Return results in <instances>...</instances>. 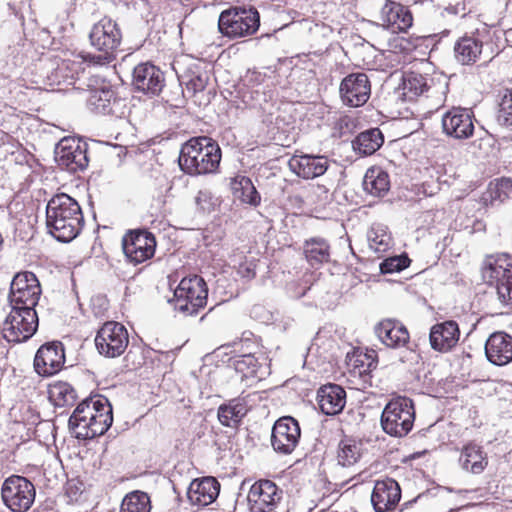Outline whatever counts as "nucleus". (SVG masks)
<instances>
[{"mask_svg": "<svg viewBox=\"0 0 512 512\" xmlns=\"http://www.w3.org/2000/svg\"><path fill=\"white\" fill-rule=\"evenodd\" d=\"M112 406L103 396L90 397L80 402L69 418L71 434L80 440L103 435L112 425Z\"/></svg>", "mask_w": 512, "mask_h": 512, "instance_id": "f257e3e1", "label": "nucleus"}, {"mask_svg": "<svg viewBox=\"0 0 512 512\" xmlns=\"http://www.w3.org/2000/svg\"><path fill=\"white\" fill-rule=\"evenodd\" d=\"M46 225L49 233L59 242L72 241L84 225L80 205L66 193L54 195L46 206Z\"/></svg>", "mask_w": 512, "mask_h": 512, "instance_id": "f03ea898", "label": "nucleus"}, {"mask_svg": "<svg viewBox=\"0 0 512 512\" xmlns=\"http://www.w3.org/2000/svg\"><path fill=\"white\" fill-rule=\"evenodd\" d=\"M222 158L219 144L210 137H193L180 150L178 163L187 175L199 176L218 171Z\"/></svg>", "mask_w": 512, "mask_h": 512, "instance_id": "7ed1b4c3", "label": "nucleus"}, {"mask_svg": "<svg viewBox=\"0 0 512 512\" xmlns=\"http://www.w3.org/2000/svg\"><path fill=\"white\" fill-rule=\"evenodd\" d=\"M89 41L91 46L100 52L99 55L90 56L91 61L97 65H106L116 57L122 42V32L115 20L103 17L92 26Z\"/></svg>", "mask_w": 512, "mask_h": 512, "instance_id": "20e7f679", "label": "nucleus"}, {"mask_svg": "<svg viewBox=\"0 0 512 512\" xmlns=\"http://www.w3.org/2000/svg\"><path fill=\"white\" fill-rule=\"evenodd\" d=\"M260 26V15L254 7H231L220 13L219 32L230 39L247 37L255 34Z\"/></svg>", "mask_w": 512, "mask_h": 512, "instance_id": "39448f33", "label": "nucleus"}, {"mask_svg": "<svg viewBox=\"0 0 512 512\" xmlns=\"http://www.w3.org/2000/svg\"><path fill=\"white\" fill-rule=\"evenodd\" d=\"M482 275L489 285L495 286L499 301L512 307V257L505 253L490 256Z\"/></svg>", "mask_w": 512, "mask_h": 512, "instance_id": "423d86ee", "label": "nucleus"}, {"mask_svg": "<svg viewBox=\"0 0 512 512\" xmlns=\"http://www.w3.org/2000/svg\"><path fill=\"white\" fill-rule=\"evenodd\" d=\"M415 410L413 401L407 397L390 400L381 415L383 430L394 437H403L413 428Z\"/></svg>", "mask_w": 512, "mask_h": 512, "instance_id": "0eeeda50", "label": "nucleus"}, {"mask_svg": "<svg viewBox=\"0 0 512 512\" xmlns=\"http://www.w3.org/2000/svg\"><path fill=\"white\" fill-rule=\"evenodd\" d=\"M208 287L198 275L184 277L174 291L172 300L175 310L193 315L207 304Z\"/></svg>", "mask_w": 512, "mask_h": 512, "instance_id": "6e6552de", "label": "nucleus"}, {"mask_svg": "<svg viewBox=\"0 0 512 512\" xmlns=\"http://www.w3.org/2000/svg\"><path fill=\"white\" fill-rule=\"evenodd\" d=\"M1 497L4 505L12 512H26L35 501V486L26 477L12 475L4 480Z\"/></svg>", "mask_w": 512, "mask_h": 512, "instance_id": "1a4fd4ad", "label": "nucleus"}, {"mask_svg": "<svg viewBox=\"0 0 512 512\" xmlns=\"http://www.w3.org/2000/svg\"><path fill=\"white\" fill-rule=\"evenodd\" d=\"M37 328L38 316L34 308L11 307L2 332L8 342L20 343L31 338Z\"/></svg>", "mask_w": 512, "mask_h": 512, "instance_id": "9d476101", "label": "nucleus"}, {"mask_svg": "<svg viewBox=\"0 0 512 512\" xmlns=\"http://www.w3.org/2000/svg\"><path fill=\"white\" fill-rule=\"evenodd\" d=\"M403 90L409 100L422 95L435 98V106L439 108L446 100L448 83L440 79L436 82L432 77L411 72L404 77Z\"/></svg>", "mask_w": 512, "mask_h": 512, "instance_id": "9b49d317", "label": "nucleus"}, {"mask_svg": "<svg viewBox=\"0 0 512 512\" xmlns=\"http://www.w3.org/2000/svg\"><path fill=\"white\" fill-rule=\"evenodd\" d=\"M41 295L40 282L30 271L17 273L10 284L8 300L10 307L34 308Z\"/></svg>", "mask_w": 512, "mask_h": 512, "instance_id": "f8f14e48", "label": "nucleus"}, {"mask_svg": "<svg viewBox=\"0 0 512 512\" xmlns=\"http://www.w3.org/2000/svg\"><path fill=\"white\" fill-rule=\"evenodd\" d=\"M129 343L127 329L121 323L108 321L98 330L95 345L98 352L108 358L122 355Z\"/></svg>", "mask_w": 512, "mask_h": 512, "instance_id": "ddd939ff", "label": "nucleus"}, {"mask_svg": "<svg viewBox=\"0 0 512 512\" xmlns=\"http://www.w3.org/2000/svg\"><path fill=\"white\" fill-rule=\"evenodd\" d=\"M55 160L71 173L83 171L88 166L87 144L73 138H63L56 145Z\"/></svg>", "mask_w": 512, "mask_h": 512, "instance_id": "4468645a", "label": "nucleus"}, {"mask_svg": "<svg viewBox=\"0 0 512 512\" xmlns=\"http://www.w3.org/2000/svg\"><path fill=\"white\" fill-rule=\"evenodd\" d=\"M126 258L134 264H140L153 257L156 248L155 236L146 230H134L122 240Z\"/></svg>", "mask_w": 512, "mask_h": 512, "instance_id": "2eb2a0df", "label": "nucleus"}, {"mask_svg": "<svg viewBox=\"0 0 512 512\" xmlns=\"http://www.w3.org/2000/svg\"><path fill=\"white\" fill-rule=\"evenodd\" d=\"M283 491L270 480L255 482L247 496L251 512H273L280 504Z\"/></svg>", "mask_w": 512, "mask_h": 512, "instance_id": "dca6fc26", "label": "nucleus"}, {"mask_svg": "<svg viewBox=\"0 0 512 512\" xmlns=\"http://www.w3.org/2000/svg\"><path fill=\"white\" fill-rule=\"evenodd\" d=\"M442 130L448 137L464 140L473 135V113L463 107H452L442 115Z\"/></svg>", "mask_w": 512, "mask_h": 512, "instance_id": "f3484780", "label": "nucleus"}, {"mask_svg": "<svg viewBox=\"0 0 512 512\" xmlns=\"http://www.w3.org/2000/svg\"><path fill=\"white\" fill-rule=\"evenodd\" d=\"M298 422L291 416L278 419L271 434V444L276 452L290 454L297 446L300 438Z\"/></svg>", "mask_w": 512, "mask_h": 512, "instance_id": "a211bd4d", "label": "nucleus"}, {"mask_svg": "<svg viewBox=\"0 0 512 512\" xmlns=\"http://www.w3.org/2000/svg\"><path fill=\"white\" fill-rule=\"evenodd\" d=\"M339 91L345 105L350 107L362 106L370 96L369 78L362 72L349 74L342 80Z\"/></svg>", "mask_w": 512, "mask_h": 512, "instance_id": "6ab92c4d", "label": "nucleus"}, {"mask_svg": "<svg viewBox=\"0 0 512 512\" xmlns=\"http://www.w3.org/2000/svg\"><path fill=\"white\" fill-rule=\"evenodd\" d=\"M132 85L146 95H159L165 85L164 73L151 62L140 63L133 69Z\"/></svg>", "mask_w": 512, "mask_h": 512, "instance_id": "aec40b11", "label": "nucleus"}, {"mask_svg": "<svg viewBox=\"0 0 512 512\" xmlns=\"http://www.w3.org/2000/svg\"><path fill=\"white\" fill-rule=\"evenodd\" d=\"M65 362L64 348L61 342H50L42 345L34 358V369L43 377L59 372Z\"/></svg>", "mask_w": 512, "mask_h": 512, "instance_id": "412c9836", "label": "nucleus"}, {"mask_svg": "<svg viewBox=\"0 0 512 512\" xmlns=\"http://www.w3.org/2000/svg\"><path fill=\"white\" fill-rule=\"evenodd\" d=\"M87 106L91 111L103 115L121 116L123 112V100L117 98L109 86H103L89 91Z\"/></svg>", "mask_w": 512, "mask_h": 512, "instance_id": "4be33fe9", "label": "nucleus"}, {"mask_svg": "<svg viewBox=\"0 0 512 512\" xmlns=\"http://www.w3.org/2000/svg\"><path fill=\"white\" fill-rule=\"evenodd\" d=\"M379 341L388 348L400 349L408 345L410 334L404 324L395 319H384L374 328Z\"/></svg>", "mask_w": 512, "mask_h": 512, "instance_id": "5701e85b", "label": "nucleus"}, {"mask_svg": "<svg viewBox=\"0 0 512 512\" xmlns=\"http://www.w3.org/2000/svg\"><path fill=\"white\" fill-rule=\"evenodd\" d=\"M400 499L401 489L395 480L387 478L376 481L371 494V503L376 512L393 510Z\"/></svg>", "mask_w": 512, "mask_h": 512, "instance_id": "b1692460", "label": "nucleus"}, {"mask_svg": "<svg viewBox=\"0 0 512 512\" xmlns=\"http://www.w3.org/2000/svg\"><path fill=\"white\" fill-rule=\"evenodd\" d=\"M290 170L303 179L322 176L329 167L327 157L321 155H294L288 162Z\"/></svg>", "mask_w": 512, "mask_h": 512, "instance_id": "393cba45", "label": "nucleus"}, {"mask_svg": "<svg viewBox=\"0 0 512 512\" xmlns=\"http://www.w3.org/2000/svg\"><path fill=\"white\" fill-rule=\"evenodd\" d=\"M487 360L496 365L504 366L512 361V336L505 332H495L485 343Z\"/></svg>", "mask_w": 512, "mask_h": 512, "instance_id": "a878e982", "label": "nucleus"}, {"mask_svg": "<svg viewBox=\"0 0 512 512\" xmlns=\"http://www.w3.org/2000/svg\"><path fill=\"white\" fill-rule=\"evenodd\" d=\"M219 491L220 484L214 477H203L190 483L187 497L192 505L204 507L216 500Z\"/></svg>", "mask_w": 512, "mask_h": 512, "instance_id": "bb28decb", "label": "nucleus"}, {"mask_svg": "<svg viewBox=\"0 0 512 512\" xmlns=\"http://www.w3.org/2000/svg\"><path fill=\"white\" fill-rule=\"evenodd\" d=\"M459 335V327L455 321L435 324L429 334L431 347L440 352L449 351L457 344Z\"/></svg>", "mask_w": 512, "mask_h": 512, "instance_id": "cd10ccee", "label": "nucleus"}, {"mask_svg": "<svg viewBox=\"0 0 512 512\" xmlns=\"http://www.w3.org/2000/svg\"><path fill=\"white\" fill-rule=\"evenodd\" d=\"M317 402L325 415L340 413L346 404V392L337 384H327L319 388Z\"/></svg>", "mask_w": 512, "mask_h": 512, "instance_id": "c85d7f7f", "label": "nucleus"}, {"mask_svg": "<svg viewBox=\"0 0 512 512\" xmlns=\"http://www.w3.org/2000/svg\"><path fill=\"white\" fill-rule=\"evenodd\" d=\"M383 23L392 31L405 32L412 26L413 17L410 10L393 1H386L381 9Z\"/></svg>", "mask_w": 512, "mask_h": 512, "instance_id": "c756f323", "label": "nucleus"}, {"mask_svg": "<svg viewBox=\"0 0 512 512\" xmlns=\"http://www.w3.org/2000/svg\"><path fill=\"white\" fill-rule=\"evenodd\" d=\"M248 412L246 397L233 398L218 407L219 422L226 427L236 428Z\"/></svg>", "mask_w": 512, "mask_h": 512, "instance_id": "7c9ffc66", "label": "nucleus"}, {"mask_svg": "<svg viewBox=\"0 0 512 512\" xmlns=\"http://www.w3.org/2000/svg\"><path fill=\"white\" fill-rule=\"evenodd\" d=\"M459 463L463 470L472 474H480L488 465L487 454L480 445L471 442L463 447Z\"/></svg>", "mask_w": 512, "mask_h": 512, "instance_id": "2f4dec72", "label": "nucleus"}, {"mask_svg": "<svg viewBox=\"0 0 512 512\" xmlns=\"http://www.w3.org/2000/svg\"><path fill=\"white\" fill-rule=\"evenodd\" d=\"M306 260L312 267H318L330 260V245L321 237L307 239L303 245Z\"/></svg>", "mask_w": 512, "mask_h": 512, "instance_id": "473e14b6", "label": "nucleus"}, {"mask_svg": "<svg viewBox=\"0 0 512 512\" xmlns=\"http://www.w3.org/2000/svg\"><path fill=\"white\" fill-rule=\"evenodd\" d=\"M364 190L377 197H383L390 189L389 175L380 167L369 168L363 179Z\"/></svg>", "mask_w": 512, "mask_h": 512, "instance_id": "72a5a7b5", "label": "nucleus"}, {"mask_svg": "<svg viewBox=\"0 0 512 512\" xmlns=\"http://www.w3.org/2000/svg\"><path fill=\"white\" fill-rule=\"evenodd\" d=\"M482 52V42L472 36L460 38L454 46L455 58L463 65L475 63Z\"/></svg>", "mask_w": 512, "mask_h": 512, "instance_id": "f704fd0d", "label": "nucleus"}, {"mask_svg": "<svg viewBox=\"0 0 512 512\" xmlns=\"http://www.w3.org/2000/svg\"><path fill=\"white\" fill-rule=\"evenodd\" d=\"M233 195L241 202L250 206H258L261 202V196L254 186L252 180L243 175H238L231 181Z\"/></svg>", "mask_w": 512, "mask_h": 512, "instance_id": "c9c22d12", "label": "nucleus"}, {"mask_svg": "<svg viewBox=\"0 0 512 512\" xmlns=\"http://www.w3.org/2000/svg\"><path fill=\"white\" fill-rule=\"evenodd\" d=\"M384 142L382 132L372 128L361 132L352 142L353 149L360 155L368 156L375 153Z\"/></svg>", "mask_w": 512, "mask_h": 512, "instance_id": "e433bc0d", "label": "nucleus"}, {"mask_svg": "<svg viewBox=\"0 0 512 512\" xmlns=\"http://www.w3.org/2000/svg\"><path fill=\"white\" fill-rule=\"evenodd\" d=\"M266 79V74L256 70L247 71L243 79L245 86L251 89L252 99L258 105L267 102L272 96L270 94L271 90H266V88H269V85L265 84Z\"/></svg>", "mask_w": 512, "mask_h": 512, "instance_id": "4c0bfd02", "label": "nucleus"}, {"mask_svg": "<svg viewBox=\"0 0 512 512\" xmlns=\"http://www.w3.org/2000/svg\"><path fill=\"white\" fill-rule=\"evenodd\" d=\"M49 399L55 406L64 407L73 405L77 399L74 388L67 382H56L49 388Z\"/></svg>", "mask_w": 512, "mask_h": 512, "instance_id": "58836bf2", "label": "nucleus"}, {"mask_svg": "<svg viewBox=\"0 0 512 512\" xmlns=\"http://www.w3.org/2000/svg\"><path fill=\"white\" fill-rule=\"evenodd\" d=\"M369 247L376 253H384L392 246V238L387 227L373 224L367 233Z\"/></svg>", "mask_w": 512, "mask_h": 512, "instance_id": "ea45409f", "label": "nucleus"}, {"mask_svg": "<svg viewBox=\"0 0 512 512\" xmlns=\"http://www.w3.org/2000/svg\"><path fill=\"white\" fill-rule=\"evenodd\" d=\"M150 498L141 491L126 495L121 504L120 512H150Z\"/></svg>", "mask_w": 512, "mask_h": 512, "instance_id": "a19ab883", "label": "nucleus"}, {"mask_svg": "<svg viewBox=\"0 0 512 512\" xmlns=\"http://www.w3.org/2000/svg\"><path fill=\"white\" fill-rule=\"evenodd\" d=\"M361 456L360 446L352 440H343L339 444L337 460L343 467L355 464Z\"/></svg>", "mask_w": 512, "mask_h": 512, "instance_id": "79ce46f5", "label": "nucleus"}, {"mask_svg": "<svg viewBox=\"0 0 512 512\" xmlns=\"http://www.w3.org/2000/svg\"><path fill=\"white\" fill-rule=\"evenodd\" d=\"M497 122L503 127L512 129V88L507 90L501 99Z\"/></svg>", "mask_w": 512, "mask_h": 512, "instance_id": "37998d69", "label": "nucleus"}, {"mask_svg": "<svg viewBox=\"0 0 512 512\" xmlns=\"http://www.w3.org/2000/svg\"><path fill=\"white\" fill-rule=\"evenodd\" d=\"M207 81L208 77L205 73L196 72L187 73L181 79V83L185 84L187 90L191 91L193 94L203 91L207 85Z\"/></svg>", "mask_w": 512, "mask_h": 512, "instance_id": "c03bdc74", "label": "nucleus"}, {"mask_svg": "<svg viewBox=\"0 0 512 512\" xmlns=\"http://www.w3.org/2000/svg\"><path fill=\"white\" fill-rule=\"evenodd\" d=\"M234 367L242 377H252L257 371V360L251 354L243 355L234 361Z\"/></svg>", "mask_w": 512, "mask_h": 512, "instance_id": "a18cd8bd", "label": "nucleus"}, {"mask_svg": "<svg viewBox=\"0 0 512 512\" xmlns=\"http://www.w3.org/2000/svg\"><path fill=\"white\" fill-rule=\"evenodd\" d=\"M409 259L406 256H393L383 260L379 267L382 274L400 272L408 266Z\"/></svg>", "mask_w": 512, "mask_h": 512, "instance_id": "49530a36", "label": "nucleus"}, {"mask_svg": "<svg viewBox=\"0 0 512 512\" xmlns=\"http://www.w3.org/2000/svg\"><path fill=\"white\" fill-rule=\"evenodd\" d=\"M195 204L199 211L210 212L213 208L211 192L208 190H200L195 197Z\"/></svg>", "mask_w": 512, "mask_h": 512, "instance_id": "de8ad7c7", "label": "nucleus"}, {"mask_svg": "<svg viewBox=\"0 0 512 512\" xmlns=\"http://www.w3.org/2000/svg\"><path fill=\"white\" fill-rule=\"evenodd\" d=\"M91 305L95 316L100 317L108 309V300L106 297L98 295L91 299Z\"/></svg>", "mask_w": 512, "mask_h": 512, "instance_id": "09e8293b", "label": "nucleus"}, {"mask_svg": "<svg viewBox=\"0 0 512 512\" xmlns=\"http://www.w3.org/2000/svg\"><path fill=\"white\" fill-rule=\"evenodd\" d=\"M238 274L242 278L252 279L255 277V265L253 263H244L239 266Z\"/></svg>", "mask_w": 512, "mask_h": 512, "instance_id": "8fccbe9b", "label": "nucleus"}, {"mask_svg": "<svg viewBox=\"0 0 512 512\" xmlns=\"http://www.w3.org/2000/svg\"><path fill=\"white\" fill-rule=\"evenodd\" d=\"M56 81H57V83H60V80H57V77L55 76V78L53 79V82H56Z\"/></svg>", "mask_w": 512, "mask_h": 512, "instance_id": "3c124183", "label": "nucleus"}, {"mask_svg": "<svg viewBox=\"0 0 512 512\" xmlns=\"http://www.w3.org/2000/svg\"><path fill=\"white\" fill-rule=\"evenodd\" d=\"M56 81H57V83H60V80H57V77L55 76V78L53 79V82H56Z\"/></svg>", "mask_w": 512, "mask_h": 512, "instance_id": "603ef678", "label": "nucleus"}, {"mask_svg": "<svg viewBox=\"0 0 512 512\" xmlns=\"http://www.w3.org/2000/svg\"><path fill=\"white\" fill-rule=\"evenodd\" d=\"M56 81H57V83H60V80H57V77L55 76V78L53 79V82H56Z\"/></svg>", "mask_w": 512, "mask_h": 512, "instance_id": "864d4df0", "label": "nucleus"}, {"mask_svg": "<svg viewBox=\"0 0 512 512\" xmlns=\"http://www.w3.org/2000/svg\"><path fill=\"white\" fill-rule=\"evenodd\" d=\"M61 68L59 67L56 71H55V76L57 77V74H58V70H60Z\"/></svg>", "mask_w": 512, "mask_h": 512, "instance_id": "5fc2aeb1", "label": "nucleus"}]
</instances>
